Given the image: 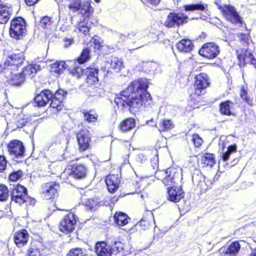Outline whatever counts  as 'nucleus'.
<instances>
[{"mask_svg": "<svg viewBox=\"0 0 256 256\" xmlns=\"http://www.w3.org/2000/svg\"><path fill=\"white\" fill-rule=\"evenodd\" d=\"M148 84L147 80L142 78L132 81L119 96H116L115 104L121 109H128L134 114L148 106L152 98L147 91Z\"/></svg>", "mask_w": 256, "mask_h": 256, "instance_id": "nucleus-1", "label": "nucleus"}, {"mask_svg": "<svg viewBox=\"0 0 256 256\" xmlns=\"http://www.w3.org/2000/svg\"><path fill=\"white\" fill-rule=\"evenodd\" d=\"M124 244L118 241L116 238H110L106 242H96L95 246L96 252L98 256H111L122 251Z\"/></svg>", "mask_w": 256, "mask_h": 256, "instance_id": "nucleus-2", "label": "nucleus"}, {"mask_svg": "<svg viewBox=\"0 0 256 256\" xmlns=\"http://www.w3.org/2000/svg\"><path fill=\"white\" fill-rule=\"evenodd\" d=\"M74 67L69 68L70 73L77 78H80L82 74L86 76V82L90 84H96L98 82V69L96 68L89 67L83 69L76 64Z\"/></svg>", "mask_w": 256, "mask_h": 256, "instance_id": "nucleus-3", "label": "nucleus"}, {"mask_svg": "<svg viewBox=\"0 0 256 256\" xmlns=\"http://www.w3.org/2000/svg\"><path fill=\"white\" fill-rule=\"evenodd\" d=\"M155 175L158 179H162L165 186H170L176 183L179 180L180 172L178 169L170 167L164 170L156 171Z\"/></svg>", "mask_w": 256, "mask_h": 256, "instance_id": "nucleus-4", "label": "nucleus"}, {"mask_svg": "<svg viewBox=\"0 0 256 256\" xmlns=\"http://www.w3.org/2000/svg\"><path fill=\"white\" fill-rule=\"evenodd\" d=\"M24 60V58L22 54H10L6 56L4 65L0 66V72H2L4 70L8 71H17Z\"/></svg>", "mask_w": 256, "mask_h": 256, "instance_id": "nucleus-5", "label": "nucleus"}, {"mask_svg": "<svg viewBox=\"0 0 256 256\" xmlns=\"http://www.w3.org/2000/svg\"><path fill=\"white\" fill-rule=\"evenodd\" d=\"M26 22L22 18L18 17L14 18L10 28V36L16 40L22 38L26 32Z\"/></svg>", "mask_w": 256, "mask_h": 256, "instance_id": "nucleus-6", "label": "nucleus"}, {"mask_svg": "<svg viewBox=\"0 0 256 256\" xmlns=\"http://www.w3.org/2000/svg\"><path fill=\"white\" fill-rule=\"evenodd\" d=\"M10 190L12 200L20 205L26 202L30 198L26 188L20 184H10Z\"/></svg>", "mask_w": 256, "mask_h": 256, "instance_id": "nucleus-7", "label": "nucleus"}, {"mask_svg": "<svg viewBox=\"0 0 256 256\" xmlns=\"http://www.w3.org/2000/svg\"><path fill=\"white\" fill-rule=\"evenodd\" d=\"M194 88L197 96L203 95L206 93V89L210 85V81L207 74L200 73L195 76Z\"/></svg>", "mask_w": 256, "mask_h": 256, "instance_id": "nucleus-8", "label": "nucleus"}, {"mask_svg": "<svg viewBox=\"0 0 256 256\" xmlns=\"http://www.w3.org/2000/svg\"><path fill=\"white\" fill-rule=\"evenodd\" d=\"M218 8L222 12L224 16L228 20L235 24H242V20L239 14L236 12L235 8L230 6H224L223 8L222 6L218 4Z\"/></svg>", "mask_w": 256, "mask_h": 256, "instance_id": "nucleus-9", "label": "nucleus"}, {"mask_svg": "<svg viewBox=\"0 0 256 256\" xmlns=\"http://www.w3.org/2000/svg\"><path fill=\"white\" fill-rule=\"evenodd\" d=\"M218 8L222 12L224 16L228 20L235 24H242V20L239 14L236 12L235 8L230 6H224L223 8L222 6L218 4Z\"/></svg>", "mask_w": 256, "mask_h": 256, "instance_id": "nucleus-10", "label": "nucleus"}, {"mask_svg": "<svg viewBox=\"0 0 256 256\" xmlns=\"http://www.w3.org/2000/svg\"><path fill=\"white\" fill-rule=\"evenodd\" d=\"M188 17L183 13L170 12L167 16L164 26L168 28L183 24L188 22Z\"/></svg>", "mask_w": 256, "mask_h": 256, "instance_id": "nucleus-11", "label": "nucleus"}, {"mask_svg": "<svg viewBox=\"0 0 256 256\" xmlns=\"http://www.w3.org/2000/svg\"><path fill=\"white\" fill-rule=\"evenodd\" d=\"M94 12V8L92 6L90 2L86 1L83 3L80 14L82 15V18L88 22L90 26L92 24L96 26L98 23L96 18L92 16Z\"/></svg>", "mask_w": 256, "mask_h": 256, "instance_id": "nucleus-12", "label": "nucleus"}, {"mask_svg": "<svg viewBox=\"0 0 256 256\" xmlns=\"http://www.w3.org/2000/svg\"><path fill=\"white\" fill-rule=\"evenodd\" d=\"M76 216L72 212L66 215L60 223V230L66 234L72 232L76 226Z\"/></svg>", "mask_w": 256, "mask_h": 256, "instance_id": "nucleus-13", "label": "nucleus"}, {"mask_svg": "<svg viewBox=\"0 0 256 256\" xmlns=\"http://www.w3.org/2000/svg\"><path fill=\"white\" fill-rule=\"evenodd\" d=\"M220 53L219 46L214 42H208L199 50L200 55L208 59L216 58Z\"/></svg>", "mask_w": 256, "mask_h": 256, "instance_id": "nucleus-14", "label": "nucleus"}, {"mask_svg": "<svg viewBox=\"0 0 256 256\" xmlns=\"http://www.w3.org/2000/svg\"><path fill=\"white\" fill-rule=\"evenodd\" d=\"M8 151L12 156V158H22L24 153V146L22 142L17 140H14L10 142L8 145Z\"/></svg>", "mask_w": 256, "mask_h": 256, "instance_id": "nucleus-15", "label": "nucleus"}, {"mask_svg": "<svg viewBox=\"0 0 256 256\" xmlns=\"http://www.w3.org/2000/svg\"><path fill=\"white\" fill-rule=\"evenodd\" d=\"M76 139L79 146V150L84 152L88 148L90 140V134L86 128L81 129L76 134Z\"/></svg>", "mask_w": 256, "mask_h": 256, "instance_id": "nucleus-16", "label": "nucleus"}, {"mask_svg": "<svg viewBox=\"0 0 256 256\" xmlns=\"http://www.w3.org/2000/svg\"><path fill=\"white\" fill-rule=\"evenodd\" d=\"M60 186L56 182H48L42 186V193L45 198L49 200L57 196Z\"/></svg>", "mask_w": 256, "mask_h": 256, "instance_id": "nucleus-17", "label": "nucleus"}, {"mask_svg": "<svg viewBox=\"0 0 256 256\" xmlns=\"http://www.w3.org/2000/svg\"><path fill=\"white\" fill-rule=\"evenodd\" d=\"M168 199L175 203L178 202L184 196V192L180 186L168 188Z\"/></svg>", "mask_w": 256, "mask_h": 256, "instance_id": "nucleus-18", "label": "nucleus"}, {"mask_svg": "<svg viewBox=\"0 0 256 256\" xmlns=\"http://www.w3.org/2000/svg\"><path fill=\"white\" fill-rule=\"evenodd\" d=\"M53 96V94L48 90H44L38 94L34 98V103L38 106H44L50 100Z\"/></svg>", "mask_w": 256, "mask_h": 256, "instance_id": "nucleus-19", "label": "nucleus"}, {"mask_svg": "<svg viewBox=\"0 0 256 256\" xmlns=\"http://www.w3.org/2000/svg\"><path fill=\"white\" fill-rule=\"evenodd\" d=\"M29 234L27 230L22 229L14 234V239L15 244L18 248L25 246L28 240Z\"/></svg>", "mask_w": 256, "mask_h": 256, "instance_id": "nucleus-20", "label": "nucleus"}, {"mask_svg": "<svg viewBox=\"0 0 256 256\" xmlns=\"http://www.w3.org/2000/svg\"><path fill=\"white\" fill-rule=\"evenodd\" d=\"M12 13L13 10L10 4L6 3L0 4V24H6Z\"/></svg>", "mask_w": 256, "mask_h": 256, "instance_id": "nucleus-21", "label": "nucleus"}, {"mask_svg": "<svg viewBox=\"0 0 256 256\" xmlns=\"http://www.w3.org/2000/svg\"><path fill=\"white\" fill-rule=\"evenodd\" d=\"M105 182L108 190L111 193H114L119 188L120 180L117 175L110 174L108 176Z\"/></svg>", "mask_w": 256, "mask_h": 256, "instance_id": "nucleus-22", "label": "nucleus"}, {"mask_svg": "<svg viewBox=\"0 0 256 256\" xmlns=\"http://www.w3.org/2000/svg\"><path fill=\"white\" fill-rule=\"evenodd\" d=\"M240 66H244L246 64L250 62L252 64H256V60L250 50H246L244 52L238 55Z\"/></svg>", "mask_w": 256, "mask_h": 256, "instance_id": "nucleus-23", "label": "nucleus"}, {"mask_svg": "<svg viewBox=\"0 0 256 256\" xmlns=\"http://www.w3.org/2000/svg\"><path fill=\"white\" fill-rule=\"evenodd\" d=\"M204 176L198 170H196L192 176V180L194 184L196 185L201 190H206L208 187L205 186Z\"/></svg>", "mask_w": 256, "mask_h": 256, "instance_id": "nucleus-24", "label": "nucleus"}, {"mask_svg": "<svg viewBox=\"0 0 256 256\" xmlns=\"http://www.w3.org/2000/svg\"><path fill=\"white\" fill-rule=\"evenodd\" d=\"M40 70V64H31L25 66L21 74L24 78L28 77L32 78L34 74Z\"/></svg>", "mask_w": 256, "mask_h": 256, "instance_id": "nucleus-25", "label": "nucleus"}, {"mask_svg": "<svg viewBox=\"0 0 256 256\" xmlns=\"http://www.w3.org/2000/svg\"><path fill=\"white\" fill-rule=\"evenodd\" d=\"M86 169L82 164H76L73 166L70 174L74 178L80 179L85 177Z\"/></svg>", "mask_w": 256, "mask_h": 256, "instance_id": "nucleus-26", "label": "nucleus"}, {"mask_svg": "<svg viewBox=\"0 0 256 256\" xmlns=\"http://www.w3.org/2000/svg\"><path fill=\"white\" fill-rule=\"evenodd\" d=\"M176 46L180 52L186 53L192 50L194 45L190 40L184 38L179 41Z\"/></svg>", "mask_w": 256, "mask_h": 256, "instance_id": "nucleus-27", "label": "nucleus"}, {"mask_svg": "<svg viewBox=\"0 0 256 256\" xmlns=\"http://www.w3.org/2000/svg\"><path fill=\"white\" fill-rule=\"evenodd\" d=\"M106 66L114 70L116 72H118L123 67V62L121 60L115 56L110 57L106 62Z\"/></svg>", "mask_w": 256, "mask_h": 256, "instance_id": "nucleus-28", "label": "nucleus"}, {"mask_svg": "<svg viewBox=\"0 0 256 256\" xmlns=\"http://www.w3.org/2000/svg\"><path fill=\"white\" fill-rule=\"evenodd\" d=\"M130 220L128 216L122 212H117L114 216V223L120 226H124L128 224Z\"/></svg>", "mask_w": 256, "mask_h": 256, "instance_id": "nucleus-29", "label": "nucleus"}, {"mask_svg": "<svg viewBox=\"0 0 256 256\" xmlns=\"http://www.w3.org/2000/svg\"><path fill=\"white\" fill-rule=\"evenodd\" d=\"M240 248V245L238 242H233L230 246L222 248V252L229 254L230 256H236Z\"/></svg>", "mask_w": 256, "mask_h": 256, "instance_id": "nucleus-30", "label": "nucleus"}, {"mask_svg": "<svg viewBox=\"0 0 256 256\" xmlns=\"http://www.w3.org/2000/svg\"><path fill=\"white\" fill-rule=\"evenodd\" d=\"M68 66L64 61H57L52 64L50 72L60 75L62 74Z\"/></svg>", "mask_w": 256, "mask_h": 256, "instance_id": "nucleus-31", "label": "nucleus"}, {"mask_svg": "<svg viewBox=\"0 0 256 256\" xmlns=\"http://www.w3.org/2000/svg\"><path fill=\"white\" fill-rule=\"evenodd\" d=\"M215 162L214 155L212 154L206 153L201 156L200 163L203 167H212Z\"/></svg>", "mask_w": 256, "mask_h": 256, "instance_id": "nucleus-32", "label": "nucleus"}, {"mask_svg": "<svg viewBox=\"0 0 256 256\" xmlns=\"http://www.w3.org/2000/svg\"><path fill=\"white\" fill-rule=\"evenodd\" d=\"M135 126V120L134 118H126L122 122L120 128L122 132H127L131 130Z\"/></svg>", "mask_w": 256, "mask_h": 256, "instance_id": "nucleus-33", "label": "nucleus"}, {"mask_svg": "<svg viewBox=\"0 0 256 256\" xmlns=\"http://www.w3.org/2000/svg\"><path fill=\"white\" fill-rule=\"evenodd\" d=\"M233 105V102L230 100H226L222 102L220 104V112L224 115L231 116L232 112L230 111V108Z\"/></svg>", "mask_w": 256, "mask_h": 256, "instance_id": "nucleus-34", "label": "nucleus"}, {"mask_svg": "<svg viewBox=\"0 0 256 256\" xmlns=\"http://www.w3.org/2000/svg\"><path fill=\"white\" fill-rule=\"evenodd\" d=\"M11 74V78L10 83L12 85L18 86L20 85L24 80V78L20 73L18 74H15L14 71H10Z\"/></svg>", "mask_w": 256, "mask_h": 256, "instance_id": "nucleus-35", "label": "nucleus"}, {"mask_svg": "<svg viewBox=\"0 0 256 256\" xmlns=\"http://www.w3.org/2000/svg\"><path fill=\"white\" fill-rule=\"evenodd\" d=\"M90 50L88 48L84 49L80 54V56L79 58H78L76 61L74 60V67L76 66L75 65V63L77 66H78V64L76 63V62L78 64H81L87 62L90 58Z\"/></svg>", "mask_w": 256, "mask_h": 256, "instance_id": "nucleus-36", "label": "nucleus"}, {"mask_svg": "<svg viewBox=\"0 0 256 256\" xmlns=\"http://www.w3.org/2000/svg\"><path fill=\"white\" fill-rule=\"evenodd\" d=\"M80 20L78 26L79 31L84 35L88 34L90 28V24L82 18Z\"/></svg>", "mask_w": 256, "mask_h": 256, "instance_id": "nucleus-37", "label": "nucleus"}, {"mask_svg": "<svg viewBox=\"0 0 256 256\" xmlns=\"http://www.w3.org/2000/svg\"><path fill=\"white\" fill-rule=\"evenodd\" d=\"M207 8V4H196L184 6L186 11H194L195 10H204Z\"/></svg>", "mask_w": 256, "mask_h": 256, "instance_id": "nucleus-38", "label": "nucleus"}, {"mask_svg": "<svg viewBox=\"0 0 256 256\" xmlns=\"http://www.w3.org/2000/svg\"><path fill=\"white\" fill-rule=\"evenodd\" d=\"M160 132L166 131L174 128V124L171 120H164L157 126Z\"/></svg>", "mask_w": 256, "mask_h": 256, "instance_id": "nucleus-39", "label": "nucleus"}, {"mask_svg": "<svg viewBox=\"0 0 256 256\" xmlns=\"http://www.w3.org/2000/svg\"><path fill=\"white\" fill-rule=\"evenodd\" d=\"M50 106L56 109L57 112H59L62 110L63 108L62 101L60 100V99L54 97L52 96V98L50 100Z\"/></svg>", "mask_w": 256, "mask_h": 256, "instance_id": "nucleus-40", "label": "nucleus"}, {"mask_svg": "<svg viewBox=\"0 0 256 256\" xmlns=\"http://www.w3.org/2000/svg\"><path fill=\"white\" fill-rule=\"evenodd\" d=\"M236 151V144L230 145L228 146L226 152L222 153L221 156L224 162L227 161L230 158V155Z\"/></svg>", "mask_w": 256, "mask_h": 256, "instance_id": "nucleus-41", "label": "nucleus"}, {"mask_svg": "<svg viewBox=\"0 0 256 256\" xmlns=\"http://www.w3.org/2000/svg\"><path fill=\"white\" fill-rule=\"evenodd\" d=\"M84 120L88 122H94L98 118V114L92 111H84Z\"/></svg>", "mask_w": 256, "mask_h": 256, "instance_id": "nucleus-42", "label": "nucleus"}, {"mask_svg": "<svg viewBox=\"0 0 256 256\" xmlns=\"http://www.w3.org/2000/svg\"><path fill=\"white\" fill-rule=\"evenodd\" d=\"M8 188L3 184H0V201L6 200L8 196Z\"/></svg>", "mask_w": 256, "mask_h": 256, "instance_id": "nucleus-43", "label": "nucleus"}, {"mask_svg": "<svg viewBox=\"0 0 256 256\" xmlns=\"http://www.w3.org/2000/svg\"><path fill=\"white\" fill-rule=\"evenodd\" d=\"M23 175L21 170L14 171L9 176V180L11 182H16L20 180Z\"/></svg>", "mask_w": 256, "mask_h": 256, "instance_id": "nucleus-44", "label": "nucleus"}, {"mask_svg": "<svg viewBox=\"0 0 256 256\" xmlns=\"http://www.w3.org/2000/svg\"><path fill=\"white\" fill-rule=\"evenodd\" d=\"M53 23L52 18L48 16H44L40 20V26L44 28H48Z\"/></svg>", "mask_w": 256, "mask_h": 256, "instance_id": "nucleus-45", "label": "nucleus"}, {"mask_svg": "<svg viewBox=\"0 0 256 256\" xmlns=\"http://www.w3.org/2000/svg\"><path fill=\"white\" fill-rule=\"evenodd\" d=\"M102 40L98 36H95L90 40V43L94 45L95 48L100 50L102 47Z\"/></svg>", "mask_w": 256, "mask_h": 256, "instance_id": "nucleus-46", "label": "nucleus"}, {"mask_svg": "<svg viewBox=\"0 0 256 256\" xmlns=\"http://www.w3.org/2000/svg\"><path fill=\"white\" fill-rule=\"evenodd\" d=\"M66 256H84L82 250L80 248L72 249Z\"/></svg>", "mask_w": 256, "mask_h": 256, "instance_id": "nucleus-47", "label": "nucleus"}, {"mask_svg": "<svg viewBox=\"0 0 256 256\" xmlns=\"http://www.w3.org/2000/svg\"><path fill=\"white\" fill-rule=\"evenodd\" d=\"M139 226L141 227L142 229L146 230L152 226V223L150 224V222L146 220L142 219L140 221Z\"/></svg>", "mask_w": 256, "mask_h": 256, "instance_id": "nucleus-48", "label": "nucleus"}, {"mask_svg": "<svg viewBox=\"0 0 256 256\" xmlns=\"http://www.w3.org/2000/svg\"><path fill=\"white\" fill-rule=\"evenodd\" d=\"M192 140L196 147L200 146L203 142L202 138L196 134H193Z\"/></svg>", "mask_w": 256, "mask_h": 256, "instance_id": "nucleus-49", "label": "nucleus"}, {"mask_svg": "<svg viewBox=\"0 0 256 256\" xmlns=\"http://www.w3.org/2000/svg\"><path fill=\"white\" fill-rule=\"evenodd\" d=\"M66 94V92L64 91L63 90L59 89L56 92L54 95L53 94V96L56 97L62 101Z\"/></svg>", "mask_w": 256, "mask_h": 256, "instance_id": "nucleus-50", "label": "nucleus"}, {"mask_svg": "<svg viewBox=\"0 0 256 256\" xmlns=\"http://www.w3.org/2000/svg\"><path fill=\"white\" fill-rule=\"evenodd\" d=\"M7 160L4 156L0 155V172H3L6 169Z\"/></svg>", "mask_w": 256, "mask_h": 256, "instance_id": "nucleus-51", "label": "nucleus"}, {"mask_svg": "<svg viewBox=\"0 0 256 256\" xmlns=\"http://www.w3.org/2000/svg\"><path fill=\"white\" fill-rule=\"evenodd\" d=\"M64 47V48H69L74 43V40L72 37H65L63 39Z\"/></svg>", "mask_w": 256, "mask_h": 256, "instance_id": "nucleus-52", "label": "nucleus"}, {"mask_svg": "<svg viewBox=\"0 0 256 256\" xmlns=\"http://www.w3.org/2000/svg\"><path fill=\"white\" fill-rule=\"evenodd\" d=\"M60 141H58L57 142H58L60 144L62 145V148H66L68 144V138L65 136L64 134L60 135Z\"/></svg>", "mask_w": 256, "mask_h": 256, "instance_id": "nucleus-53", "label": "nucleus"}, {"mask_svg": "<svg viewBox=\"0 0 256 256\" xmlns=\"http://www.w3.org/2000/svg\"><path fill=\"white\" fill-rule=\"evenodd\" d=\"M136 160L138 162L144 163L147 160V158L146 156L141 154L137 156Z\"/></svg>", "mask_w": 256, "mask_h": 256, "instance_id": "nucleus-54", "label": "nucleus"}, {"mask_svg": "<svg viewBox=\"0 0 256 256\" xmlns=\"http://www.w3.org/2000/svg\"><path fill=\"white\" fill-rule=\"evenodd\" d=\"M160 0H144L143 2L146 4H152L156 6L158 4Z\"/></svg>", "mask_w": 256, "mask_h": 256, "instance_id": "nucleus-55", "label": "nucleus"}, {"mask_svg": "<svg viewBox=\"0 0 256 256\" xmlns=\"http://www.w3.org/2000/svg\"><path fill=\"white\" fill-rule=\"evenodd\" d=\"M240 96L244 100H246L248 99L246 91L243 88L241 89Z\"/></svg>", "mask_w": 256, "mask_h": 256, "instance_id": "nucleus-56", "label": "nucleus"}, {"mask_svg": "<svg viewBox=\"0 0 256 256\" xmlns=\"http://www.w3.org/2000/svg\"><path fill=\"white\" fill-rule=\"evenodd\" d=\"M96 202H95L93 200H89L86 204L90 208H92L96 205Z\"/></svg>", "mask_w": 256, "mask_h": 256, "instance_id": "nucleus-57", "label": "nucleus"}, {"mask_svg": "<svg viewBox=\"0 0 256 256\" xmlns=\"http://www.w3.org/2000/svg\"><path fill=\"white\" fill-rule=\"evenodd\" d=\"M26 122V121H25L23 119L20 120H18L17 124H16L17 128H22L25 124Z\"/></svg>", "mask_w": 256, "mask_h": 256, "instance_id": "nucleus-58", "label": "nucleus"}, {"mask_svg": "<svg viewBox=\"0 0 256 256\" xmlns=\"http://www.w3.org/2000/svg\"><path fill=\"white\" fill-rule=\"evenodd\" d=\"M39 0H24L26 4L29 6H32L36 4Z\"/></svg>", "mask_w": 256, "mask_h": 256, "instance_id": "nucleus-59", "label": "nucleus"}, {"mask_svg": "<svg viewBox=\"0 0 256 256\" xmlns=\"http://www.w3.org/2000/svg\"><path fill=\"white\" fill-rule=\"evenodd\" d=\"M249 35L246 34H242L240 36V39L242 41H244L246 42H248V40Z\"/></svg>", "mask_w": 256, "mask_h": 256, "instance_id": "nucleus-60", "label": "nucleus"}, {"mask_svg": "<svg viewBox=\"0 0 256 256\" xmlns=\"http://www.w3.org/2000/svg\"><path fill=\"white\" fill-rule=\"evenodd\" d=\"M146 124L151 126H156V124L155 122H153L152 118L150 120H148Z\"/></svg>", "mask_w": 256, "mask_h": 256, "instance_id": "nucleus-61", "label": "nucleus"}, {"mask_svg": "<svg viewBox=\"0 0 256 256\" xmlns=\"http://www.w3.org/2000/svg\"><path fill=\"white\" fill-rule=\"evenodd\" d=\"M249 256H256V248L252 251Z\"/></svg>", "mask_w": 256, "mask_h": 256, "instance_id": "nucleus-62", "label": "nucleus"}, {"mask_svg": "<svg viewBox=\"0 0 256 256\" xmlns=\"http://www.w3.org/2000/svg\"><path fill=\"white\" fill-rule=\"evenodd\" d=\"M101 70H102L104 72H105L106 71L107 72V74H108V73L110 72L109 70H107L106 68V67H102V68H101Z\"/></svg>", "mask_w": 256, "mask_h": 256, "instance_id": "nucleus-63", "label": "nucleus"}, {"mask_svg": "<svg viewBox=\"0 0 256 256\" xmlns=\"http://www.w3.org/2000/svg\"><path fill=\"white\" fill-rule=\"evenodd\" d=\"M147 64L148 65V66H150V68H152V64Z\"/></svg>", "mask_w": 256, "mask_h": 256, "instance_id": "nucleus-64", "label": "nucleus"}]
</instances>
